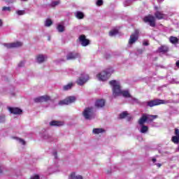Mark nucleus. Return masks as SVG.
<instances>
[{
	"mask_svg": "<svg viewBox=\"0 0 179 179\" xmlns=\"http://www.w3.org/2000/svg\"><path fill=\"white\" fill-rule=\"evenodd\" d=\"M110 86H112L113 89V96L114 97H118V96H123V97H126L127 99L132 97L131 94H129V91L128 90H122L121 85H120V82L113 80L109 82Z\"/></svg>",
	"mask_w": 179,
	"mask_h": 179,
	"instance_id": "f257e3e1",
	"label": "nucleus"
},
{
	"mask_svg": "<svg viewBox=\"0 0 179 179\" xmlns=\"http://www.w3.org/2000/svg\"><path fill=\"white\" fill-rule=\"evenodd\" d=\"M83 115L85 120H93L96 118V110L93 107L86 108L83 112Z\"/></svg>",
	"mask_w": 179,
	"mask_h": 179,
	"instance_id": "f03ea898",
	"label": "nucleus"
},
{
	"mask_svg": "<svg viewBox=\"0 0 179 179\" xmlns=\"http://www.w3.org/2000/svg\"><path fill=\"white\" fill-rule=\"evenodd\" d=\"M111 73H113V69H108L98 74L96 78H98L99 80L104 82L108 80V78L111 76Z\"/></svg>",
	"mask_w": 179,
	"mask_h": 179,
	"instance_id": "7ed1b4c3",
	"label": "nucleus"
},
{
	"mask_svg": "<svg viewBox=\"0 0 179 179\" xmlns=\"http://www.w3.org/2000/svg\"><path fill=\"white\" fill-rule=\"evenodd\" d=\"M76 101V97L73 96H70L66 98L64 100H62L59 102V106H68L69 104H72V103H75Z\"/></svg>",
	"mask_w": 179,
	"mask_h": 179,
	"instance_id": "20e7f679",
	"label": "nucleus"
},
{
	"mask_svg": "<svg viewBox=\"0 0 179 179\" xmlns=\"http://www.w3.org/2000/svg\"><path fill=\"white\" fill-rule=\"evenodd\" d=\"M138 37H139V30L136 29L134 33L130 36V38L129 40V45H132V44H134V43H136V41H138Z\"/></svg>",
	"mask_w": 179,
	"mask_h": 179,
	"instance_id": "39448f33",
	"label": "nucleus"
},
{
	"mask_svg": "<svg viewBox=\"0 0 179 179\" xmlns=\"http://www.w3.org/2000/svg\"><path fill=\"white\" fill-rule=\"evenodd\" d=\"M145 23H148L151 27L156 26L155 19L153 15H147L143 18Z\"/></svg>",
	"mask_w": 179,
	"mask_h": 179,
	"instance_id": "423d86ee",
	"label": "nucleus"
},
{
	"mask_svg": "<svg viewBox=\"0 0 179 179\" xmlns=\"http://www.w3.org/2000/svg\"><path fill=\"white\" fill-rule=\"evenodd\" d=\"M87 80H89V76L87 74H84L77 80V84L79 85V86H83Z\"/></svg>",
	"mask_w": 179,
	"mask_h": 179,
	"instance_id": "0eeeda50",
	"label": "nucleus"
},
{
	"mask_svg": "<svg viewBox=\"0 0 179 179\" xmlns=\"http://www.w3.org/2000/svg\"><path fill=\"white\" fill-rule=\"evenodd\" d=\"M4 47L6 48H17V47H22L23 43L22 42H14L11 43H3Z\"/></svg>",
	"mask_w": 179,
	"mask_h": 179,
	"instance_id": "6e6552de",
	"label": "nucleus"
},
{
	"mask_svg": "<svg viewBox=\"0 0 179 179\" xmlns=\"http://www.w3.org/2000/svg\"><path fill=\"white\" fill-rule=\"evenodd\" d=\"M79 41L83 45V47H87V45H89L90 44V41L86 38V36L85 35H80L79 37Z\"/></svg>",
	"mask_w": 179,
	"mask_h": 179,
	"instance_id": "1a4fd4ad",
	"label": "nucleus"
},
{
	"mask_svg": "<svg viewBox=\"0 0 179 179\" xmlns=\"http://www.w3.org/2000/svg\"><path fill=\"white\" fill-rule=\"evenodd\" d=\"M175 135L173 136L171 138V141L173 143H175V145H178L179 143V129H175Z\"/></svg>",
	"mask_w": 179,
	"mask_h": 179,
	"instance_id": "9d476101",
	"label": "nucleus"
},
{
	"mask_svg": "<svg viewBox=\"0 0 179 179\" xmlns=\"http://www.w3.org/2000/svg\"><path fill=\"white\" fill-rule=\"evenodd\" d=\"M76 58H79V55L78 52H71L68 53L66 55L67 61L76 59Z\"/></svg>",
	"mask_w": 179,
	"mask_h": 179,
	"instance_id": "9b49d317",
	"label": "nucleus"
},
{
	"mask_svg": "<svg viewBox=\"0 0 179 179\" xmlns=\"http://www.w3.org/2000/svg\"><path fill=\"white\" fill-rule=\"evenodd\" d=\"M50 96H47V95H44L42 96H39L37 98H35L34 100L35 101V103H43V101H48V100H50Z\"/></svg>",
	"mask_w": 179,
	"mask_h": 179,
	"instance_id": "f8f14e48",
	"label": "nucleus"
},
{
	"mask_svg": "<svg viewBox=\"0 0 179 179\" xmlns=\"http://www.w3.org/2000/svg\"><path fill=\"white\" fill-rule=\"evenodd\" d=\"M169 51H170V48L166 45H162L158 48V52H159V54H167Z\"/></svg>",
	"mask_w": 179,
	"mask_h": 179,
	"instance_id": "ddd939ff",
	"label": "nucleus"
},
{
	"mask_svg": "<svg viewBox=\"0 0 179 179\" xmlns=\"http://www.w3.org/2000/svg\"><path fill=\"white\" fill-rule=\"evenodd\" d=\"M106 106V100L104 99H98L95 102V107L96 108H103Z\"/></svg>",
	"mask_w": 179,
	"mask_h": 179,
	"instance_id": "4468645a",
	"label": "nucleus"
},
{
	"mask_svg": "<svg viewBox=\"0 0 179 179\" xmlns=\"http://www.w3.org/2000/svg\"><path fill=\"white\" fill-rule=\"evenodd\" d=\"M8 110L10 111V113H11V114H15V115H20L22 113V109L19 108H8Z\"/></svg>",
	"mask_w": 179,
	"mask_h": 179,
	"instance_id": "2eb2a0df",
	"label": "nucleus"
},
{
	"mask_svg": "<svg viewBox=\"0 0 179 179\" xmlns=\"http://www.w3.org/2000/svg\"><path fill=\"white\" fill-rule=\"evenodd\" d=\"M46 60H47V55H38L36 57V61L38 64H43V62H45V61Z\"/></svg>",
	"mask_w": 179,
	"mask_h": 179,
	"instance_id": "dca6fc26",
	"label": "nucleus"
},
{
	"mask_svg": "<svg viewBox=\"0 0 179 179\" xmlns=\"http://www.w3.org/2000/svg\"><path fill=\"white\" fill-rule=\"evenodd\" d=\"M143 104L148 106V107H155V106H157V99H154L150 101L144 102Z\"/></svg>",
	"mask_w": 179,
	"mask_h": 179,
	"instance_id": "f3484780",
	"label": "nucleus"
},
{
	"mask_svg": "<svg viewBox=\"0 0 179 179\" xmlns=\"http://www.w3.org/2000/svg\"><path fill=\"white\" fill-rule=\"evenodd\" d=\"M145 122H148V117H146V114H143L138 120V124L139 125H144Z\"/></svg>",
	"mask_w": 179,
	"mask_h": 179,
	"instance_id": "a211bd4d",
	"label": "nucleus"
},
{
	"mask_svg": "<svg viewBox=\"0 0 179 179\" xmlns=\"http://www.w3.org/2000/svg\"><path fill=\"white\" fill-rule=\"evenodd\" d=\"M50 125H51V127H62L64 122L53 120L50 122Z\"/></svg>",
	"mask_w": 179,
	"mask_h": 179,
	"instance_id": "6ab92c4d",
	"label": "nucleus"
},
{
	"mask_svg": "<svg viewBox=\"0 0 179 179\" xmlns=\"http://www.w3.org/2000/svg\"><path fill=\"white\" fill-rule=\"evenodd\" d=\"M41 136L42 138H43V139H45L48 142H52V137L51 136H49L48 133L45 132L41 135Z\"/></svg>",
	"mask_w": 179,
	"mask_h": 179,
	"instance_id": "aec40b11",
	"label": "nucleus"
},
{
	"mask_svg": "<svg viewBox=\"0 0 179 179\" xmlns=\"http://www.w3.org/2000/svg\"><path fill=\"white\" fill-rule=\"evenodd\" d=\"M169 42L171 43V44H178L179 38L171 36L169 37Z\"/></svg>",
	"mask_w": 179,
	"mask_h": 179,
	"instance_id": "412c9836",
	"label": "nucleus"
},
{
	"mask_svg": "<svg viewBox=\"0 0 179 179\" xmlns=\"http://www.w3.org/2000/svg\"><path fill=\"white\" fill-rule=\"evenodd\" d=\"M146 117H147V122H152V121H153V120H156L157 118V115H150L148 114H146Z\"/></svg>",
	"mask_w": 179,
	"mask_h": 179,
	"instance_id": "4be33fe9",
	"label": "nucleus"
},
{
	"mask_svg": "<svg viewBox=\"0 0 179 179\" xmlns=\"http://www.w3.org/2000/svg\"><path fill=\"white\" fill-rule=\"evenodd\" d=\"M141 128L140 129V132L141 134H146V132H148V131L149 130V127H148V126H145L144 124H141Z\"/></svg>",
	"mask_w": 179,
	"mask_h": 179,
	"instance_id": "5701e85b",
	"label": "nucleus"
},
{
	"mask_svg": "<svg viewBox=\"0 0 179 179\" xmlns=\"http://www.w3.org/2000/svg\"><path fill=\"white\" fill-rule=\"evenodd\" d=\"M76 17H77V19H83V17H85V14H83V13L80 12V11H77L76 13Z\"/></svg>",
	"mask_w": 179,
	"mask_h": 179,
	"instance_id": "b1692460",
	"label": "nucleus"
},
{
	"mask_svg": "<svg viewBox=\"0 0 179 179\" xmlns=\"http://www.w3.org/2000/svg\"><path fill=\"white\" fill-rule=\"evenodd\" d=\"M72 86H73V84L72 83H69V84H67L66 85H64L63 90H64L65 92L68 90H71L72 89Z\"/></svg>",
	"mask_w": 179,
	"mask_h": 179,
	"instance_id": "393cba45",
	"label": "nucleus"
},
{
	"mask_svg": "<svg viewBox=\"0 0 179 179\" xmlns=\"http://www.w3.org/2000/svg\"><path fill=\"white\" fill-rule=\"evenodd\" d=\"M92 132L95 135H99V134H103V132H104V129H94L92 130Z\"/></svg>",
	"mask_w": 179,
	"mask_h": 179,
	"instance_id": "a878e982",
	"label": "nucleus"
},
{
	"mask_svg": "<svg viewBox=\"0 0 179 179\" xmlns=\"http://www.w3.org/2000/svg\"><path fill=\"white\" fill-rule=\"evenodd\" d=\"M57 29L59 33H62L65 31V27L61 24L57 25Z\"/></svg>",
	"mask_w": 179,
	"mask_h": 179,
	"instance_id": "bb28decb",
	"label": "nucleus"
},
{
	"mask_svg": "<svg viewBox=\"0 0 179 179\" xmlns=\"http://www.w3.org/2000/svg\"><path fill=\"white\" fill-rule=\"evenodd\" d=\"M117 34H118V29H112L109 32V36H110V37H114V36H117Z\"/></svg>",
	"mask_w": 179,
	"mask_h": 179,
	"instance_id": "cd10ccee",
	"label": "nucleus"
},
{
	"mask_svg": "<svg viewBox=\"0 0 179 179\" xmlns=\"http://www.w3.org/2000/svg\"><path fill=\"white\" fill-rule=\"evenodd\" d=\"M164 17H166V15H164V13H162L160 12H157V19L158 20H161V19H164Z\"/></svg>",
	"mask_w": 179,
	"mask_h": 179,
	"instance_id": "c85d7f7f",
	"label": "nucleus"
},
{
	"mask_svg": "<svg viewBox=\"0 0 179 179\" xmlns=\"http://www.w3.org/2000/svg\"><path fill=\"white\" fill-rule=\"evenodd\" d=\"M51 24H52V20L50 19H47L45 22V26H46V27H50Z\"/></svg>",
	"mask_w": 179,
	"mask_h": 179,
	"instance_id": "c756f323",
	"label": "nucleus"
},
{
	"mask_svg": "<svg viewBox=\"0 0 179 179\" xmlns=\"http://www.w3.org/2000/svg\"><path fill=\"white\" fill-rule=\"evenodd\" d=\"M169 101L163 100V99H157V106H160V104H167Z\"/></svg>",
	"mask_w": 179,
	"mask_h": 179,
	"instance_id": "7c9ffc66",
	"label": "nucleus"
},
{
	"mask_svg": "<svg viewBox=\"0 0 179 179\" xmlns=\"http://www.w3.org/2000/svg\"><path fill=\"white\" fill-rule=\"evenodd\" d=\"M14 138L16 139V141H17L19 143H21V145H26V141H24V140L19 138L17 137H15Z\"/></svg>",
	"mask_w": 179,
	"mask_h": 179,
	"instance_id": "2f4dec72",
	"label": "nucleus"
},
{
	"mask_svg": "<svg viewBox=\"0 0 179 179\" xmlns=\"http://www.w3.org/2000/svg\"><path fill=\"white\" fill-rule=\"evenodd\" d=\"M134 1H136V0H126L124 2V6H129V5H131V3H132V2H134Z\"/></svg>",
	"mask_w": 179,
	"mask_h": 179,
	"instance_id": "473e14b6",
	"label": "nucleus"
},
{
	"mask_svg": "<svg viewBox=\"0 0 179 179\" xmlns=\"http://www.w3.org/2000/svg\"><path fill=\"white\" fill-rule=\"evenodd\" d=\"M76 173H75V172H72L69 176V179H76Z\"/></svg>",
	"mask_w": 179,
	"mask_h": 179,
	"instance_id": "72a5a7b5",
	"label": "nucleus"
},
{
	"mask_svg": "<svg viewBox=\"0 0 179 179\" xmlns=\"http://www.w3.org/2000/svg\"><path fill=\"white\" fill-rule=\"evenodd\" d=\"M16 13L19 15V16H22L23 15H24L26 13V11L24 10H17L16 12Z\"/></svg>",
	"mask_w": 179,
	"mask_h": 179,
	"instance_id": "f704fd0d",
	"label": "nucleus"
},
{
	"mask_svg": "<svg viewBox=\"0 0 179 179\" xmlns=\"http://www.w3.org/2000/svg\"><path fill=\"white\" fill-rule=\"evenodd\" d=\"M5 115H0V123L5 122Z\"/></svg>",
	"mask_w": 179,
	"mask_h": 179,
	"instance_id": "c9c22d12",
	"label": "nucleus"
},
{
	"mask_svg": "<svg viewBox=\"0 0 179 179\" xmlns=\"http://www.w3.org/2000/svg\"><path fill=\"white\" fill-rule=\"evenodd\" d=\"M2 10L3 12H6V11L7 12H10V7L4 6V7H3Z\"/></svg>",
	"mask_w": 179,
	"mask_h": 179,
	"instance_id": "e433bc0d",
	"label": "nucleus"
},
{
	"mask_svg": "<svg viewBox=\"0 0 179 179\" xmlns=\"http://www.w3.org/2000/svg\"><path fill=\"white\" fill-rule=\"evenodd\" d=\"M128 115L127 112H123L120 115V118H125Z\"/></svg>",
	"mask_w": 179,
	"mask_h": 179,
	"instance_id": "4c0bfd02",
	"label": "nucleus"
},
{
	"mask_svg": "<svg viewBox=\"0 0 179 179\" xmlns=\"http://www.w3.org/2000/svg\"><path fill=\"white\" fill-rule=\"evenodd\" d=\"M57 5H59V1H53L51 3V6H57Z\"/></svg>",
	"mask_w": 179,
	"mask_h": 179,
	"instance_id": "58836bf2",
	"label": "nucleus"
},
{
	"mask_svg": "<svg viewBox=\"0 0 179 179\" xmlns=\"http://www.w3.org/2000/svg\"><path fill=\"white\" fill-rule=\"evenodd\" d=\"M96 5L97 6H101L103 5V0H97Z\"/></svg>",
	"mask_w": 179,
	"mask_h": 179,
	"instance_id": "ea45409f",
	"label": "nucleus"
},
{
	"mask_svg": "<svg viewBox=\"0 0 179 179\" xmlns=\"http://www.w3.org/2000/svg\"><path fill=\"white\" fill-rule=\"evenodd\" d=\"M18 66H19V68H22V67L24 66V61L20 62L18 64Z\"/></svg>",
	"mask_w": 179,
	"mask_h": 179,
	"instance_id": "a19ab883",
	"label": "nucleus"
},
{
	"mask_svg": "<svg viewBox=\"0 0 179 179\" xmlns=\"http://www.w3.org/2000/svg\"><path fill=\"white\" fill-rule=\"evenodd\" d=\"M31 179H40V176L38 175H35L31 177Z\"/></svg>",
	"mask_w": 179,
	"mask_h": 179,
	"instance_id": "79ce46f5",
	"label": "nucleus"
},
{
	"mask_svg": "<svg viewBox=\"0 0 179 179\" xmlns=\"http://www.w3.org/2000/svg\"><path fill=\"white\" fill-rule=\"evenodd\" d=\"M143 45H149V41H143Z\"/></svg>",
	"mask_w": 179,
	"mask_h": 179,
	"instance_id": "37998d69",
	"label": "nucleus"
},
{
	"mask_svg": "<svg viewBox=\"0 0 179 179\" xmlns=\"http://www.w3.org/2000/svg\"><path fill=\"white\" fill-rule=\"evenodd\" d=\"M156 162H157V159H156V158H152V164H155L156 163Z\"/></svg>",
	"mask_w": 179,
	"mask_h": 179,
	"instance_id": "c03bdc74",
	"label": "nucleus"
},
{
	"mask_svg": "<svg viewBox=\"0 0 179 179\" xmlns=\"http://www.w3.org/2000/svg\"><path fill=\"white\" fill-rule=\"evenodd\" d=\"M76 179H83V177L80 175H78L76 177Z\"/></svg>",
	"mask_w": 179,
	"mask_h": 179,
	"instance_id": "a18cd8bd",
	"label": "nucleus"
},
{
	"mask_svg": "<svg viewBox=\"0 0 179 179\" xmlns=\"http://www.w3.org/2000/svg\"><path fill=\"white\" fill-rule=\"evenodd\" d=\"M176 66H177V68H179V60H178V61L176 62Z\"/></svg>",
	"mask_w": 179,
	"mask_h": 179,
	"instance_id": "49530a36",
	"label": "nucleus"
},
{
	"mask_svg": "<svg viewBox=\"0 0 179 179\" xmlns=\"http://www.w3.org/2000/svg\"><path fill=\"white\" fill-rule=\"evenodd\" d=\"M57 152H53V156H55V159H57Z\"/></svg>",
	"mask_w": 179,
	"mask_h": 179,
	"instance_id": "de8ad7c7",
	"label": "nucleus"
},
{
	"mask_svg": "<svg viewBox=\"0 0 179 179\" xmlns=\"http://www.w3.org/2000/svg\"><path fill=\"white\" fill-rule=\"evenodd\" d=\"M106 174H111V171H107Z\"/></svg>",
	"mask_w": 179,
	"mask_h": 179,
	"instance_id": "09e8293b",
	"label": "nucleus"
},
{
	"mask_svg": "<svg viewBox=\"0 0 179 179\" xmlns=\"http://www.w3.org/2000/svg\"><path fill=\"white\" fill-rule=\"evenodd\" d=\"M8 2L10 3L15 2V0H8Z\"/></svg>",
	"mask_w": 179,
	"mask_h": 179,
	"instance_id": "8fccbe9b",
	"label": "nucleus"
},
{
	"mask_svg": "<svg viewBox=\"0 0 179 179\" xmlns=\"http://www.w3.org/2000/svg\"><path fill=\"white\" fill-rule=\"evenodd\" d=\"M157 166H158V167H162V164L159 163L157 164Z\"/></svg>",
	"mask_w": 179,
	"mask_h": 179,
	"instance_id": "3c124183",
	"label": "nucleus"
},
{
	"mask_svg": "<svg viewBox=\"0 0 179 179\" xmlns=\"http://www.w3.org/2000/svg\"><path fill=\"white\" fill-rule=\"evenodd\" d=\"M2 20H0V26H2Z\"/></svg>",
	"mask_w": 179,
	"mask_h": 179,
	"instance_id": "603ef678",
	"label": "nucleus"
},
{
	"mask_svg": "<svg viewBox=\"0 0 179 179\" xmlns=\"http://www.w3.org/2000/svg\"><path fill=\"white\" fill-rule=\"evenodd\" d=\"M2 173V168L0 166V174Z\"/></svg>",
	"mask_w": 179,
	"mask_h": 179,
	"instance_id": "864d4df0",
	"label": "nucleus"
},
{
	"mask_svg": "<svg viewBox=\"0 0 179 179\" xmlns=\"http://www.w3.org/2000/svg\"><path fill=\"white\" fill-rule=\"evenodd\" d=\"M134 101H138V99L133 98Z\"/></svg>",
	"mask_w": 179,
	"mask_h": 179,
	"instance_id": "5fc2aeb1",
	"label": "nucleus"
},
{
	"mask_svg": "<svg viewBox=\"0 0 179 179\" xmlns=\"http://www.w3.org/2000/svg\"><path fill=\"white\" fill-rule=\"evenodd\" d=\"M155 16H157V13H155Z\"/></svg>",
	"mask_w": 179,
	"mask_h": 179,
	"instance_id": "6e6d98bb",
	"label": "nucleus"
},
{
	"mask_svg": "<svg viewBox=\"0 0 179 179\" xmlns=\"http://www.w3.org/2000/svg\"><path fill=\"white\" fill-rule=\"evenodd\" d=\"M178 152H179V145H178Z\"/></svg>",
	"mask_w": 179,
	"mask_h": 179,
	"instance_id": "4d7b16f0",
	"label": "nucleus"
},
{
	"mask_svg": "<svg viewBox=\"0 0 179 179\" xmlns=\"http://www.w3.org/2000/svg\"><path fill=\"white\" fill-rule=\"evenodd\" d=\"M21 1H27V0H21Z\"/></svg>",
	"mask_w": 179,
	"mask_h": 179,
	"instance_id": "13d9d810",
	"label": "nucleus"
}]
</instances>
